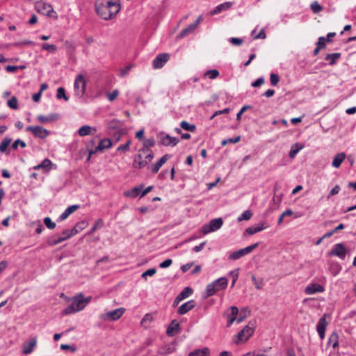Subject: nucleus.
<instances>
[{
	"label": "nucleus",
	"mask_w": 356,
	"mask_h": 356,
	"mask_svg": "<svg viewBox=\"0 0 356 356\" xmlns=\"http://www.w3.org/2000/svg\"><path fill=\"white\" fill-rule=\"evenodd\" d=\"M326 39L325 38L321 36L320 38H318V42L316 43V47H321V49H324L325 48V46H326Z\"/></svg>",
	"instance_id": "nucleus-60"
},
{
	"label": "nucleus",
	"mask_w": 356,
	"mask_h": 356,
	"mask_svg": "<svg viewBox=\"0 0 356 356\" xmlns=\"http://www.w3.org/2000/svg\"><path fill=\"white\" fill-rule=\"evenodd\" d=\"M144 159L143 162H140L138 163V169H142L147 165L153 159L154 154L153 152H149L146 155H143Z\"/></svg>",
	"instance_id": "nucleus-30"
},
{
	"label": "nucleus",
	"mask_w": 356,
	"mask_h": 356,
	"mask_svg": "<svg viewBox=\"0 0 356 356\" xmlns=\"http://www.w3.org/2000/svg\"><path fill=\"white\" fill-rule=\"evenodd\" d=\"M35 8L38 13L49 17H52L53 13H55L52 6L42 1H36L35 2Z\"/></svg>",
	"instance_id": "nucleus-8"
},
{
	"label": "nucleus",
	"mask_w": 356,
	"mask_h": 356,
	"mask_svg": "<svg viewBox=\"0 0 356 356\" xmlns=\"http://www.w3.org/2000/svg\"><path fill=\"white\" fill-rule=\"evenodd\" d=\"M20 146L22 148H24L26 145V143L21 139H17L14 141V143L11 145V148L14 150L17 149L18 147Z\"/></svg>",
	"instance_id": "nucleus-46"
},
{
	"label": "nucleus",
	"mask_w": 356,
	"mask_h": 356,
	"mask_svg": "<svg viewBox=\"0 0 356 356\" xmlns=\"http://www.w3.org/2000/svg\"><path fill=\"white\" fill-rule=\"evenodd\" d=\"M252 213L249 210H246L238 218V221L248 220L252 217Z\"/></svg>",
	"instance_id": "nucleus-47"
},
{
	"label": "nucleus",
	"mask_w": 356,
	"mask_h": 356,
	"mask_svg": "<svg viewBox=\"0 0 356 356\" xmlns=\"http://www.w3.org/2000/svg\"><path fill=\"white\" fill-rule=\"evenodd\" d=\"M39 165L41 167V170H42L44 172H49L52 167L56 168V165L54 164L49 159H44Z\"/></svg>",
	"instance_id": "nucleus-28"
},
{
	"label": "nucleus",
	"mask_w": 356,
	"mask_h": 356,
	"mask_svg": "<svg viewBox=\"0 0 356 356\" xmlns=\"http://www.w3.org/2000/svg\"><path fill=\"white\" fill-rule=\"evenodd\" d=\"M219 71L217 70H207L204 74V76H208L211 79H215L219 76Z\"/></svg>",
	"instance_id": "nucleus-41"
},
{
	"label": "nucleus",
	"mask_w": 356,
	"mask_h": 356,
	"mask_svg": "<svg viewBox=\"0 0 356 356\" xmlns=\"http://www.w3.org/2000/svg\"><path fill=\"white\" fill-rule=\"evenodd\" d=\"M179 323L176 321L173 320L167 328L166 334L168 337H173L177 334L179 331Z\"/></svg>",
	"instance_id": "nucleus-19"
},
{
	"label": "nucleus",
	"mask_w": 356,
	"mask_h": 356,
	"mask_svg": "<svg viewBox=\"0 0 356 356\" xmlns=\"http://www.w3.org/2000/svg\"><path fill=\"white\" fill-rule=\"evenodd\" d=\"M170 156L168 154L163 155L156 163L148 167L152 172L157 173L161 166L168 161Z\"/></svg>",
	"instance_id": "nucleus-18"
},
{
	"label": "nucleus",
	"mask_w": 356,
	"mask_h": 356,
	"mask_svg": "<svg viewBox=\"0 0 356 356\" xmlns=\"http://www.w3.org/2000/svg\"><path fill=\"white\" fill-rule=\"evenodd\" d=\"M310 8L314 13H318L323 10V7L316 1L311 3Z\"/></svg>",
	"instance_id": "nucleus-45"
},
{
	"label": "nucleus",
	"mask_w": 356,
	"mask_h": 356,
	"mask_svg": "<svg viewBox=\"0 0 356 356\" xmlns=\"http://www.w3.org/2000/svg\"><path fill=\"white\" fill-rule=\"evenodd\" d=\"M17 103V99L15 97H12L11 99L8 101L7 104L10 108L17 109L18 108Z\"/></svg>",
	"instance_id": "nucleus-49"
},
{
	"label": "nucleus",
	"mask_w": 356,
	"mask_h": 356,
	"mask_svg": "<svg viewBox=\"0 0 356 356\" xmlns=\"http://www.w3.org/2000/svg\"><path fill=\"white\" fill-rule=\"evenodd\" d=\"M26 131L31 132L35 138L40 139H44L50 134V131L40 126H29Z\"/></svg>",
	"instance_id": "nucleus-10"
},
{
	"label": "nucleus",
	"mask_w": 356,
	"mask_h": 356,
	"mask_svg": "<svg viewBox=\"0 0 356 356\" xmlns=\"http://www.w3.org/2000/svg\"><path fill=\"white\" fill-rule=\"evenodd\" d=\"M241 140V137L240 136H237L235 138H228V139H226V140H224L222 141L221 144L222 145H227L228 143H236L238 142H239Z\"/></svg>",
	"instance_id": "nucleus-56"
},
{
	"label": "nucleus",
	"mask_w": 356,
	"mask_h": 356,
	"mask_svg": "<svg viewBox=\"0 0 356 356\" xmlns=\"http://www.w3.org/2000/svg\"><path fill=\"white\" fill-rule=\"evenodd\" d=\"M254 333V329L249 325L245 326V327L241 330L236 335V343H239L241 341L248 340Z\"/></svg>",
	"instance_id": "nucleus-11"
},
{
	"label": "nucleus",
	"mask_w": 356,
	"mask_h": 356,
	"mask_svg": "<svg viewBox=\"0 0 356 356\" xmlns=\"http://www.w3.org/2000/svg\"><path fill=\"white\" fill-rule=\"evenodd\" d=\"M172 264V260L171 259H167L163 262L159 264V267L161 268H165L169 267Z\"/></svg>",
	"instance_id": "nucleus-64"
},
{
	"label": "nucleus",
	"mask_w": 356,
	"mask_h": 356,
	"mask_svg": "<svg viewBox=\"0 0 356 356\" xmlns=\"http://www.w3.org/2000/svg\"><path fill=\"white\" fill-rule=\"evenodd\" d=\"M95 11L104 20H111L120 11V0H95Z\"/></svg>",
	"instance_id": "nucleus-1"
},
{
	"label": "nucleus",
	"mask_w": 356,
	"mask_h": 356,
	"mask_svg": "<svg viewBox=\"0 0 356 356\" xmlns=\"http://www.w3.org/2000/svg\"><path fill=\"white\" fill-rule=\"evenodd\" d=\"M292 214H293V211L291 209H287V210L284 211L279 217L277 223L279 225H280L283 222V219H284V218H285V216H291Z\"/></svg>",
	"instance_id": "nucleus-51"
},
{
	"label": "nucleus",
	"mask_w": 356,
	"mask_h": 356,
	"mask_svg": "<svg viewBox=\"0 0 356 356\" xmlns=\"http://www.w3.org/2000/svg\"><path fill=\"white\" fill-rule=\"evenodd\" d=\"M96 141V139L93 138L87 143L86 148L88 151V161L90 159L92 154H95L99 151L102 152L104 149H108L112 146V142L109 138H104L99 142L97 146H95L93 148L95 145Z\"/></svg>",
	"instance_id": "nucleus-3"
},
{
	"label": "nucleus",
	"mask_w": 356,
	"mask_h": 356,
	"mask_svg": "<svg viewBox=\"0 0 356 356\" xmlns=\"http://www.w3.org/2000/svg\"><path fill=\"white\" fill-rule=\"evenodd\" d=\"M229 310L231 311V315H227V327H229L232 325V323L236 321V315L238 312V309L236 306H232L229 308Z\"/></svg>",
	"instance_id": "nucleus-25"
},
{
	"label": "nucleus",
	"mask_w": 356,
	"mask_h": 356,
	"mask_svg": "<svg viewBox=\"0 0 356 356\" xmlns=\"http://www.w3.org/2000/svg\"><path fill=\"white\" fill-rule=\"evenodd\" d=\"M252 281L254 283L256 289H261L264 286V281L262 279L257 280L254 275L252 276Z\"/></svg>",
	"instance_id": "nucleus-50"
},
{
	"label": "nucleus",
	"mask_w": 356,
	"mask_h": 356,
	"mask_svg": "<svg viewBox=\"0 0 356 356\" xmlns=\"http://www.w3.org/2000/svg\"><path fill=\"white\" fill-rule=\"evenodd\" d=\"M229 41L232 44L235 46H240L243 42V40L238 38H230Z\"/></svg>",
	"instance_id": "nucleus-55"
},
{
	"label": "nucleus",
	"mask_w": 356,
	"mask_h": 356,
	"mask_svg": "<svg viewBox=\"0 0 356 356\" xmlns=\"http://www.w3.org/2000/svg\"><path fill=\"white\" fill-rule=\"evenodd\" d=\"M347 250L341 243L335 244L331 251L328 253L330 256H337L343 259L346 257Z\"/></svg>",
	"instance_id": "nucleus-12"
},
{
	"label": "nucleus",
	"mask_w": 356,
	"mask_h": 356,
	"mask_svg": "<svg viewBox=\"0 0 356 356\" xmlns=\"http://www.w3.org/2000/svg\"><path fill=\"white\" fill-rule=\"evenodd\" d=\"M119 95V91L118 90H113L112 92H109L107 94L108 99L110 102L114 101L118 95Z\"/></svg>",
	"instance_id": "nucleus-59"
},
{
	"label": "nucleus",
	"mask_w": 356,
	"mask_h": 356,
	"mask_svg": "<svg viewBox=\"0 0 356 356\" xmlns=\"http://www.w3.org/2000/svg\"><path fill=\"white\" fill-rule=\"evenodd\" d=\"M131 143V140H128L125 144L120 145L117 148V151H124H124L128 150L129 149Z\"/></svg>",
	"instance_id": "nucleus-62"
},
{
	"label": "nucleus",
	"mask_w": 356,
	"mask_h": 356,
	"mask_svg": "<svg viewBox=\"0 0 356 356\" xmlns=\"http://www.w3.org/2000/svg\"><path fill=\"white\" fill-rule=\"evenodd\" d=\"M42 49L44 50H47L50 52H54L57 50V47L55 44H50L47 43H44L42 46Z\"/></svg>",
	"instance_id": "nucleus-53"
},
{
	"label": "nucleus",
	"mask_w": 356,
	"mask_h": 356,
	"mask_svg": "<svg viewBox=\"0 0 356 356\" xmlns=\"http://www.w3.org/2000/svg\"><path fill=\"white\" fill-rule=\"evenodd\" d=\"M346 158V154L343 152L338 153L333 159L332 165L336 168H338L341 165L342 162Z\"/></svg>",
	"instance_id": "nucleus-29"
},
{
	"label": "nucleus",
	"mask_w": 356,
	"mask_h": 356,
	"mask_svg": "<svg viewBox=\"0 0 356 356\" xmlns=\"http://www.w3.org/2000/svg\"><path fill=\"white\" fill-rule=\"evenodd\" d=\"M143 155L140 152H139L138 154H136L134 156V161H133L134 168L138 169V163L140 162H143Z\"/></svg>",
	"instance_id": "nucleus-48"
},
{
	"label": "nucleus",
	"mask_w": 356,
	"mask_h": 356,
	"mask_svg": "<svg viewBox=\"0 0 356 356\" xmlns=\"http://www.w3.org/2000/svg\"><path fill=\"white\" fill-rule=\"evenodd\" d=\"M229 111H230V108H225L223 110L217 111L211 116L210 119L212 120L216 116L221 115V114L228 113H229Z\"/></svg>",
	"instance_id": "nucleus-58"
},
{
	"label": "nucleus",
	"mask_w": 356,
	"mask_h": 356,
	"mask_svg": "<svg viewBox=\"0 0 356 356\" xmlns=\"http://www.w3.org/2000/svg\"><path fill=\"white\" fill-rule=\"evenodd\" d=\"M143 186H139L134 188L132 190L129 191H127L124 193V195L130 196L131 197H136L140 194H141Z\"/></svg>",
	"instance_id": "nucleus-35"
},
{
	"label": "nucleus",
	"mask_w": 356,
	"mask_h": 356,
	"mask_svg": "<svg viewBox=\"0 0 356 356\" xmlns=\"http://www.w3.org/2000/svg\"><path fill=\"white\" fill-rule=\"evenodd\" d=\"M175 350V345L174 343H169L160 347L158 350V354L165 355L173 353Z\"/></svg>",
	"instance_id": "nucleus-23"
},
{
	"label": "nucleus",
	"mask_w": 356,
	"mask_h": 356,
	"mask_svg": "<svg viewBox=\"0 0 356 356\" xmlns=\"http://www.w3.org/2000/svg\"><path fill=\"white\" fill-rule=\"evenodd\" d=\"M56 97L59 99H64L65 101H68L69 98L68 97L65 95V90L64 89V88H62V87H60L58 88L57 90V93H56Z\"/></svg>",
	"instance_id": "nucleus-44"
},
{
	"label": "nucleus",
	"mask_w": 356,
	"mask_h": 356,
	"mask_svg": "<svg viewBox=\"0 0 356 356\" xmlns=\"http://www.w3.org/2000/svg\"><path fill=\"white\" fill-rule=\"evenodd\" d=\"M340 57V53L329 54L325 56V60L329 61V64L330 65H334L336 64L337 59L339 58Z\"/></svg>",
	"instance_id": "nucleus-36"
},
{
	"label": "nucleus",
	"mask_w": 356,
	"mask_h": 356,
	"mask_svg": "<svg viewBox=\"0 0 356 356\" xmlns=\"http://www.w3.org/2000/svg\"><path fill=\"white\" fill-rule=\"evenodd\" d=\"M280 81V76L278 74L272 73L270 76V81L272 86H275Z\"/></svg>",
	"instance_id": "nucleus-54"
},
{
	"label": "nucleus",
	"mask_w": 356,
	"mask_h": 356,
	"mask_svg": "<svg viewBox=\"0 0 356 356\" xmlns=\"http://www.w3.org/2000/svg\"><path fill=\"white\" fill-rule=\"evenodd\" d=\"M180 127L184 129V130H186V131H191V132H193L195 131L196 129V127L195 124H189L188 122H187L186 121H182L181 123H180Z\"/></svg>",
	"instance_id": "nucleus-39"
},
{
	"label": "nucleus",
	"mask_w": 356,
	"mask_h": 356,
	"mask_svg": "<svg viewBox=\"0 0 356 356\" xmlns=\"http://www.w3.org/2000/svg\"><path fill=\"white\" fill-rule=\"evenodd\" d=\"M58 118V115L56 113H51L47 116L40 115L37 117L38 120L43 124L47 123L51 121L56 120Z\"/></svg>",
	"instance_id": "nucleus-27"
},
{
	"label": "nucleus",
	"mask_w": 356,
	"mask_h": 356,
	"mask_svg": "<svg viewBox=\"0 0 356 356\" xmlns=\"http://www.w3.org/2000/svg\"><path fill=\"white\" fill-rule=\"evenodd\" d=\"M104 226V221L102 219H98L95 221V224L88 232L89 234L94 233L97 229L102 228Z\"/></svg>",
	"instance_id": "nucleus-42"
},
{
	"label": "nucleus",
	"mask_w": 356,
	"mask_h": 356,
	"mask_svg": "<svg viewBox=\"0 0 356 356\" xmlns=\"http://www.w3.org/2000/svg\"><path fill=\"white\" fill-rule=\"evenodd\" d=\"M155 145V140L153 138H148L144 140L143 146L147 147H152Z\"/></svg>",
	"instance_id": "nucleus-63"
},
{
	"label": "nucleus",
	"mask_w": 356,
	"mask_h": 356,
	"mask_svg": "<svg viewBox=\"0 0 356 356\" xmlns=\"http://www.w3.org/2000/svg\"><path fill=\"white\" fill-rule=\"evenodd\" d=\"M88 300H85L81 293L74 297L70 305L63 310V314L68 315L79 312L85 308Z\"/></svg>",
	"instance_id": "nucleus-4"
},
{
	"label": "nucleus",
	"mask_w": 356,
	"mask_h": 356,
	"mask_svg": "<svg viewBox=\"0 0 356 356\" xmlns=\"http://www.w3.org/2000/svg\"><path fill=\"white\" fill-rule=\"evenodd\" d=\"M192 288L189 286L185 287L181 292L179 294L184 300L188 298L193 293Z\"/></svg>",
	"instance_id": "nucleus-43"
},
{
	"label": "nucleus",
	"mask_w": 356,
	"mask_h": 356,
	"mask_svg": "<svg viewBox=\"0 0 356 356\" xmlns=\"http://www.w3.org/2000/svg\"><path fill=\"white\" fill-rule=\"evenodd\" d=\"M259 245V243H254L251 245H249L245 248L240 249L232 252L229 256V259L230 260H237L248 254L252 252Z\"/></svg>",
	"instance_id": "nucleus-7"
},
{
	"label": "nucleus",
	"mask_w": 356,
	"mask_h": 356,
	"mask_svg": "<svg viewBox=\"0 0 356 356\" xmlns=\"http://www.w3.org/2000/svg\"><path fill=\"white\" fill-rule=\"evenodd\" d=\"M267 227H268V226L266 225V224L264 222H262L261 224H259V225H254V226H252V227H248L245 229V232L248 234L252 235V234H256V233H257L259 232L264 230Z\"/></svg>",
	"instance_id": "nucleus-24"
},
{
	"label": "nucleus",
	"mask_w": 356,
	"mask_h": 356,
	"mask_svg": "<svg viewBox=\"0 0 356 356\" xmlns=\"http://www.w3.org/2000/svg\"><path fill=\"white\" fill-rule=\"evenodd\" d=\"M328 344L332 345L334 348L339 346V334L333 332L329 337Z\"/></svg>",
	"instance_id": "nucleus-32"
},
{
	"label": "nucleus",
	"mask_w": 356,
	"mask_h": 356,
	"mask_svg": "<svg viewBox=\"0 0 356 356\" xmlns=\"http://www.w3.org/2000/svg\"><path fill=\"white\" fill-rule=\"evenodd\" d=\"M209 349L208 348H204L202 349H195L188 354V356H209Z\"/></svg>",
	"instance_id": "nucleus-31"
},
{
	"label": "nucleus",
	"mask_w": 356,
	"mask_h": 356,
	"mask_svg": "<svg viewBox=\"0 0 356 356\" xmlns=\"http://www.w3.org/2000/svg\"><path fill=\"white\" fill-rule=\"evenodd\" d=\"M325 291L323 286L318 284L313 283L307 285L305 289V293L308 295L315 294L316 293H322Z\"/></svg>",
	"instance_id": "nucleus-15"
},
{
	"label": "nucleus",
	"mask_w": 356,
	"mask_h": 356,
	"mask_svg": "<svg viewBox=\"0 0 356 356\" xmlns=\"http://www.w3.org/2000/svg\"><path fill=\"white\" fill-rule=\"evenodd\" d=\"M79 207L80 206L78 204H74L68 207L58 217V221H63L65 220L70 214L77 210Z\"/></svg>",
	"instance_id": "nucleus-21"
},
{
	"label": "nucleus",
	"mask_w": 356,
	"mask_h": 356,
	"mask_svg": "<svg viewBox=\"0 0 356 356\" xmlns=\"http://www.w3.org/2000/svg\"><path fill=\"white\" fill-rule=\"evenodd\" d=\"M264 350H257L244 354L243 356H266Z\"/></svg>",
	"instance_id": "nucleus-57"
},
{
	"label": "nucleus",
	"mask_w": 356,
	"mask_h": 356,
	"mask_svg": "<svg viewBox=\"0 0 356 356\" xmlns=\"http://www.w3.org/2000/svg\"><path fill=\"white\" fill-rule=\"evenodd\" d=\"M125 309L122 307L115 309L114 310L108 312L106 314L100 315V318L102 320H108L111 321H117L121 318L124 314Z\"/></svg>",
	"instance_id": "nucleus-9"
},
{
	"label": "nucleus",
	"mask_w": 356,
	"mask_h": 356,
	"mask_svg": "<svg viewBox=\"0 0 356 356\" xmlns=\"http://www.w3.org/2000/svg\"><path fill=\"white\" fill-rule=\"evenodd\" d=\"M303 148V145L299 143L293 145L289 153L290 158H294L296 154Z\"/></svg>",
	"instance_id": "nucleus-34"
},
{
	"label": "nucleus",
	"mask_w": 356,
	"mask_h": 356,
	"mask_svg": "<svg viewBox=\"0 0 356 356\" xmlns=\"http://www.w3.org/2000/svg\"><path fill=\"white\" fill-rule=\"evenodd\" d=\"M92 127L89 125H84L79 128L78 134L80 136H88L91 134Z\"/></svg>",
	"instance_id": "nucleus-37"
},
{
	"label": "nucleus",
	"mask_w": 356,
	"mask_h": 356,
	"mask_svg": "<svg viewBox=\"0 0 356 356\" xmlns=\"http://www.w3.org/2000/svg\"><path fill=\"white\" fill-rule=\"evenodd\" d=\"M223 221L221 218L211 220L209 223L205 224L202 227V232L207 234L210 232L218 230L222 225Z\"/></svg>",
	"instance_id": "nucleus-5"
},
{
	"label": "nucleus",
	"mask_w": 356,
	"mask_h": 356,
	"mask_svg": "<svg viewBox=\"0 0 356 356\" xmlns=\"http://www.w3.org/2000/svg\"><path fill=\"white\" fill-rule=\"evenodd\" d=\"M85 226L86 222L84 221L77 222L75 225V226L72 229V234H74V236L80 232L81 230H83Z\"/></svg>",
	"instance_id": "nucleus-40"
},
{
	"label": "nucleus",
	"mask_w": 356,
	"mask_h": 356,
	"mask_svg": "<svg viewBox=\"0 0 356 356\" xmlns=\"http://www.w3.org/2000/svg\"><path fill=\"white\" fill-rule=\"evenodd\" d=\"M232 6V3L227 1L218 5L215 8L211 11V15H215L220 13L222 11L229 10Z\"/></svg>",
	"instance_id": "nucleus-20"
},
{
	"label": "nucleus",
	"mask_w": 356,
	"mask_h": 356,
	"mask_svg": "<svg viewBox=\"0 0 356 356\" xmlns=\"http://www.w3.org/2000/svg\"><path fill=\"white\" fill-rule=\"evenodd\" d=\"M228 280L225 277H221L211 283L209 284L203 293V298H207L213 296L216 292L225 289L227 286Z\"/></svg>",
	"instance_id": "nucleus-2"
},
{
	"label": "nucleus",
	"mask_w": 356,
	"mask_h": 356,
	"mask_svg": "<svg viewBox=\"0 0 356 356\" xmlns=\"http://www.w3.org/2000/svg\"><path fill=\"white\" fill-rule=\"evenodd\" d=\"M197 29V26L193 23L189 24L187 27L184 29L177 35V38L181 39L186 35L192 33L194 32V31Z\"/></svg>",
	"instance_id": "nucleus-26"
},
{
	"label": "nucleus",
	"mask_w": 356,
	"mask_h": 356,
	"mask_svg": "<svg viewBox=\"0 0 356 356\" xmlns=\"http://www.w3.org/2000/svg\"><path fill=\"white\" fill-rule=\"evenodd\" d=\"M342 267L338 262H331L330 264V270L333 276H337L341 270Z\"/></svg>",
	"instance_id": "nucleus-33"
},
{
	"label": "nucleus",
	"mask_w": 356,
	"mask_h": 356,
	"mask_svg": "<svg viewBox=\"0 0 356 356\" xmlns=\"http://www.w3.org/2000/svg\"><path fill=\"white\" fill-rule=\"evenodd\" d=\"M327 323L325 320V315L321 317L317 324L316 330L318 333V335L321 339L325 338V329L327 327Z\"/></svg>",
	"instance_id": "nucleus-17"
},
{
	"label": "nucleus",
	"mask_w": 356,
	"mask_h": 356,
	"mask_svg": "<svg viewBox=\"0 0 356 356\" xmlns=\"http://www.w3.org/2000/svg\"><path fill=\"white\" fill-rule=\"evenodd\" d=\"M12 142V139L9 137H6L3 138V140L1 141L0 144V152L1 153L4 152L8 147L10 145V144Z\"/></svg>",
	"instance_id": "nucleus-38"
},
{
	"label": "nucleus",
	"mask_w": 356,
	"mask_h": 356,
	"mask_svg": "<svg viewBox=\"0 0 356 356\" xmlns=\"http://www.w3.org/2000/svg\"><path fill=\"white\" fill-rule=\"evenodd\" d=\"M44 223L47 226V227L50 229H53L56 227V223L52 222L51 219L49 217L44 218Z\"/></svg>",
	"instance_id": "nucleus-52"
},
{
	"label": "nucleus",
	"mask_w": 356,
	"mask_h": 356,
	"mask_svg": "<svg viewBox=\"0 0 356 356\" xmlns=\"http://www.w3.org/2000/svg\"><path fill=\"white\" fill-rule=\"evenodd\" d=\"M156 268H149V269L147 270L146 271H145L144 273H143L141 276L143 278H145L147 276L154 275L156 273Z\"/></svg>",
	"instance_id": "nucleus-61"
},
{
	"label": "nucleus",
	"mask_w": 356,
	"mask_h": 356,
	"mask_svg": "<svg viewBox=\"0 0 356 356\" xmlns=\"http://www.w3.org/2000/svg\"><path fill=\"white\" fill-rule=\"evenodd\" d=\"M179 142L177 137H172L169 134H160V143L164 146H175Z\"/></svg>",
	"instance_id": "nucleus-14"
},
{
	"label": "nucleus",
	"mask_w": 356,
	"mask_h": 356,
	"mask_svg": "<svg viewBox=\"0 0 356 356\" xmlns=\"http://www.w3.org/2000/svg\"><path fill=\"white\" fill-rule=\"evenodd\" d=\"M37 340L35 338H32L28 342H25L23 345V353L25 355L32 353L33 348L36 346Z\"/></svg>",
	"instance_id": "nucleus-22"
},
{
	"label": "nucleus",
	"mask_w": 356,
	"mask_h": 356,
	"mask_svg": "<svg viewBox=\"0 0 356 356\" xmlns=\"http://www.w3.org/2000/svg\"><path fill=\"white\" fill-rule=\"evenodd\" d=\"M195 307V302L193 300H191L184 304H182L177 309V313L179 315H184L192 310Z\"/></svg>",
	"instance_id": "nucleus-16"
},
{
	"label": "nucleus",
	"mask_w": 356,
	"mask_h": 356,
	"mask_svg": "<svg viewBox=\"0 0 356 356\" xmlns=\"http://www.w3.org/2000/svg\"><path fill=\"white\" fill-rule=\"evenodd\" d=\"M170 55L167 53L158 54L152 61V66L154 69H161L168 62Z\"/></svg>",
	"instance_id": "nucleus-13"
},
{
	"label": "nucleus",
	"mask_w": 356,
	"mask_h": 356,
	"mask_svg": "<svg viewBox=\"0 0 356 356\" xmlns=\"http://www.w3.org/2000/svg\"><path fill=\"white\" fill-rule=\"evenodd\" d=\"M86 82L83 76L81 74L76 76L74 81V91L76 96L82 97L86 92Z\"/></svg>",
	"instance_id": "nucleus-6"
}]
</instances>
